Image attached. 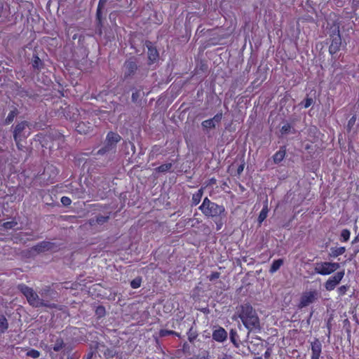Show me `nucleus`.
<instances>
[{
    "label": "nucleus",
    "instance_id": "obj_9",
    "mask_svg": "<svg viewBox=\"0 0 359 359\" xmlns=\"http://www.w3.org/2000/svg\"><path fill=\"white\" fill-rule=\"evenodd\" d=\"M320 297V293L318 290H313L302 293L299 304H298L299 309L304 308L311 304L316 302Z\"/></svg>",
    "mask_w": 359,
    "mask_h": 359
},
{
    "label": "nucleus",
    "instance_id": "obj_21",
    "mask_svg": "<svg viewBox=\"0 0 359 359\" xmlns=\"http://www.w3.org/2000/svg\"><path fill=\"white\" fill-rule=\"evenodd\" d=\"M330 251L329 256L331 257H337L343 255L346 251V248L344 247L331 248Z\"/></svg>",
    "mask_w": 359,
    "mask_h": 359
},
{
    "label": "nucleus",
    "instance_id": "obj_11",
    "mask_svg": "<svg viewBox=\"0 0 359 359\" xmlns=\"http://www.w3.org/2000/svg\"><path fill=\"white\" fill-rule=\"evenodd\" d=\"M109 0H99L97 12H96V28L95 32L99 35L102 34V11L104 9L105 4Z\"/></svg>",
    "mask_w": 359,
    "mask_h": 359
},
{
    "label": "nucleus",
    "instance_id": "obj_58",
    "mask_svg": "<svg viewBox=\"0 0 359 359\" xmlns=\"http://www.w3.org/2000/svg\"><path fill=\"white\" fill-rule=\"evenodd\" d=\"M260 346L261 347H263V346H264V345H263V344H262V342H260V343H257V346Z\"/></svg>",
    "mask_w": 359,
    "mask_h": 359
},
{
    "label": "nucleus",
    "instance_id": "obj_18",
    "mask_svg": "<svg viewBox=\"0 0 359 359\" xmlns=\"http://www.w3.org/2000/svg\"><path fill=\"white\" fill-rule=\"evenodd\" d=\"M90 124L88 123V125L84 122H79L77 123L76 126V130L80 134H86L88 133L90 129L91 126Z\"/></svg>",
    "mask_w": 359,
    "mask_h": 359
},
{
    "label": "nucleus",
    "instance_id": "obj_51",
    "mask_svg": "<svg viewBox=\"0 0 359 359\" xmlns=\"http://www.w3.org/2000/svg\"><path fill=\"white\" fill-rule=\"evenodd\" d=\"M89 224L91 225V226H93L95 224H96V222H95V218H92L89 220Z\"/></svg>",
    "mask_w": 359,
    "mask_h": 359
},
{
    "label": "nucleus",
    "instance_id": "obj_34",
    "mask_svg": "<svg viewBox=\"0 0 359 359\" xmlns=\"http://www.w3.org/2000/svg\"><path fill=\"white\" fill-rule=\"evenodd\" d=\"M168 335H177V336H179V334L175 332V331L168 330H161L160 332H159V336L161 337H167Z\"/></svg>",
    "mask_w": 359,
    "mask_h": 359
},
{
    "label": "nucleus",
    "instance_id": "obj_47",
    "mask_svg": "<svg viewBox=\"0 0 359 359\" xmlns=\"http://www.w3.org/2000/svg\"><path fill=\"white\" fill-rule=\"evenodd\" d=\"M271 354V348H268L264 353V358L265 359H270Z\"/></svg>",
    "mask_w": 359,
    "mask_h": 359
},
{
    "label": "nucleus",
    "instance_id": "obj_43",
    "mask_svg": "<svg viewBox=\"0 0 359 359\" xmlns=\"http://www.w3.org/2000/svg\"><path fill=\"white\" fill-rule=\"evenodd\" d=\"M188 335H189V340L190 342H192L196 337H197V334L196 333V332H194L192 330V328H191L188 332Z\"/></svg>",
    "mask_w": 359,
    "mask_h": 359
},
{
    "label": "nucleus",
    "instance_id": "obj_27",
    "mask_svg": "<svg viewBox=\"0 0 359 359\" xmlns=\"http://www.w3.org/2000/svg\"><path fill=\"white\" fill-rule=\"evenodd\" d=\"M32 65L34 69H39L42 66L41 59L36 55H34L32 60Z\"/></svg>",
    "mask_w": 359,
    "mask_h": 359
},
{
    "label": "nucleus",
    "instance_id": "obj_59",
    "mask_svg": "<svg viewBox=\"0 0 359 359\" xmlns=\"http://www.w3.org/2000/svg\"><path fill=\"white\" fill-rule=\"evenodd\" d=\"M251 344H252L253 346H257V342H255V344H253V341H251Z\"/></svg>",
    "mask_w": 359,
    "mask_h": 359
},
{
    "label": "nucleus",
    "instance_id": "obj_29",
    "mask_svg": "<svg viewBox=\"0 0 359 359\" xmlns=\"http://www.w3.org/2000/svg\"><path fill=\"white\" fill-rule=\"evenodd\" d=\"M142 97V92L140 90H136L135 92L132 93V102L134 103H138Z\"/></svg>",
    "mask_w": 359,
    "mask_h": 359
},
{
    "label": "nucleus",
    "instance_id": "obj_57",
    "mask_svg": "<svg viewBox=\"0 0 359 359\" xmlns=\"http://www.w3.org/2000/svg\"><path fill=\"white\" fill-rule=\"evenodd\" d=\"M255 339L257 341H262V339H261V338H260V337H255Z\"/></svg>",
    "mask_w": 359,
    "mask_h": 359
},
{
    "label": "nucleus",
    "instance_id": "obj_44",
    "mask_svg": "<svg viewBox=\"0 0 359 359\" xmlns=\"http://www.w3.org/2000/svg\"><path fill=\"white\" fill-rule=\"evenodd\" d=\"M61 203L65 205V206H68L71 204L72 203V201L71 199L69 198V197H67V196H62L61 198Z\"/></svg>",
    "mask_w": 359,
    "mask_h": 359
},
{
    "label": "nucleus",
    "instance_id": "obj_42",
    "mask_svg": "<svg viewBox=\"0 0 359 359\" xmlns=\"http://www.w3.org/2000/svg\"><path fill=\"white\" fill-rule=\"evenodd\" d=\"M348 285H342L338 288V292L339 295L342 296L346 294V291L348 290Z\"/></svg>",
    "mask_w": 359,
    "mask_h": 359
},
{
    "label": "nucleus",
    "instance_id": "obj_61",
    "mask_svg": "<svg viewBox=\"0 0 359 359\" xmlns=\"http://www.w3.org/2000/svg\"><path fill=\"white\" fill-rule=\"evenodd\" d=\"M220 229V225H218L217 229Z\"/></svg>",
    "mask_w": 359,
    "mask_h": 359
},
{
    "label": "nucleus",
    "instance_id": "obj_16",
    "mask_svg": "<svg viewBox=\"0 0 359 359\" xmlns=\"http://www.w3.org/2000/svg\"><path fill=\"white\" fill-rule=\"evenodd\" d=\"M322 345L319 339H316L311 343L312 355L311 359H319L321 353Z\"/></svg>",
    "mask_w": 359,
    "mask_h": 359
},
{
    "label": "nucleus",
    "instance_id": "obj_10",
    "mask_svg": "<svg viewBox=\"0 0 359 359\" xmlns=\"http://www.w3.org/2000/svg\"><path fill=\"white\" fill-rule=\"evenodd\" d=\"M345 274L344 270L337 272L324 283L326 290L332 291L339 284Z\"/></svg>",
    "mask_w": 359,
    "mask_h": 359
},
{
    "label": "nucleus",
    "instance_id": "obj_32",
    "mask_svg": "<svg viewBox=\"0 0 359 359\" xmlns=\"http://www.w3.org/2000/svg\"><path fill=\"white\" fill-rule=\"evenodd\" d=\"M350 231L345 229H343L341 232V241L342 242H346L348 241L349 238H350Z\"/></svg>",
    "mask_w": 359,
    "mask_h": 359
},
{
    "label": "nucleus",
    "instance_id": "obj_53",
    "mask_svg": "<svg viewBox=\"0 0 359 359\" xmlns=\"http://www.w3.org/2000/svg\"><path fill=\"white\" fill-rule=\"evenodd\" d=\"M358 241H359V235L358 234V236L352 241V243L354 244V243H357Z\"/></svg>",
    "mask_w": 359,
    "mask_h": 359
},
{
    "label": "nucleus",
    "instance_id": "obj_23",
    "mask_svg": "<svg viewBox=\"0 0 359 359\" xmlns=\"http://www.w3.org/2000/svg\"><path fill=\"white\" fill-rule=\"evenodd\" d=\"M238 336L237 332L235 330L231 329L229 332V339H230V341L233 344V346L236 348L239 347V342L238 341Z\"/></svg>",
    "mask_w": 359,
    "mask_h": 359
},
{
    "label": "nucleus",
    "instance_id": "obj_25",
    "mask_svg": "<svg viewBox=\"0 0 359 359\" xmlns=\"http://www.w3.org/2000/svg\"><path fill=\"white\" fill-rule=\"evenodd\" d=\"M8 328V323L4 315H0V332H4Z\"/></svg>",
    "mask_w": 359,
    "mask_h": 359
},
{
    "label": "nucleus",
    "instance_id": "obj_55",
    "mask_svg": "<svg viewBox=\"0 0 359 359\" xmlns=\"http://www.w3.org/2000/svg\"><path fill=\"white\" fill-rule=\"evenodd\" d=\"M313 313V311H311V313H310L309 318V319H308V320H307V323H309V322H310V319H311V316H312Z\"/></svg>",
    "mask_w": 359,
    "mask_h": 359
},
{
    "label": "nucleus",
    "instance_id": "obj_33",
    "mask_svg": "<svg viewBox=\"0 0 359 359\" xmlns=\"http://www.w3.org/2000/svg\"><path fill=\"white\" fill-rule=\"evenodd\" d=\"M95 314L98 318L104 317L106 314L105 308L103 306H98L95 309Z\"/></svg>",
    "mask_w": 359,
    "mask_h": 359
},
{
    "label": "nucleus",
    "instance_id": "obj_19",
    "mask_svg": "<svg viewBox=\"0 0 359 359\" xmlns=\"http://www.w3.org/2000/svg\"><path fill=\"white\" fill-rule=\"evenodd\" d=\"M19 110L17 107H13V109L11 110L9 114H8L7 117L6 118L4 121V124L8 125L11 123L14 118L19 114Z\"/></svg>",
    "mask_w": 359,
    "mask_h": 359
},
{
    "label": "nucleus",
    "instance_id": "obj_40",
    "mask_svg": "<svg viewBox=\"0 0 359 359\" xmlns=\"http://www.w3.org/2000/svg\"><path fill=\"white\" fill-rule=\"evenodd\" d=\"M291 129V126L290 123H286L281 128L280 132L283 135L287 134Z\"/></svg>",
    "mask_w": 359,
    "mask_h": 359
},
{
    "label": "nucleus",
    "instance_id": "obj_22",
    "mask_svg": "<svg viewBox=\"0 0 359 359\" xmlns=\"http://www.w3.org/2000/svg\"><path fill=\"white\" fill-rule=\"evenodd\" d=\"M283 259H278L276 260H274L271 266V268L269 269V272L271 273H273L276 272L280 266L283 264Z\"/></svg>",
    "mask_w": 359,
    "mask_h": 359
},
{
    "label": "nucleus",
    "instance_id": "obj_24",
    "mask_svg": "<svg viewBox=\"0 0 359 359\" xmlns=\"http://www.w3.org/2000/svg\"><path fill=\"white\" fill-rule=\"evenodd\" d=\"M203 188H201L196 194H193L192 196V205H198L203 196Z\"/></svg>",
    "mask_w": 359,
    "mask_h": 359
},
{
    "label": "nucleus",
    "instance_id": "obj_30",
    "mask_svg": "<svg viewBox=\"0 0 359 359\" xmlns=\"http://www.w3.org/2000/svg\"><path fill=\"white\" fill-rule=\"evenodd\" d=\"M172 164L171 163H164L161 165L156 168V170L159 172H165L171 169Z\"/></svg>",
    "mask_w": 359,
    "mask_h": 359
},
{
    "label": "nucleus",
    "instance_id": "obj_49",
    "mask_svg": "<svg viewBox=\"0 0 359 359\" xmlns=\"http://www.w3.org/2000/svg\"><path fill=\"white\" fill-rule=\"evenodd\" d=\"M355 116H353V117L349 120L348 123V126H351L353 125V124H354V123H355Z\"/></svg>",
    "mask_w": 359,
    "mask_h": 359
},
{
    "label": "nucleus",
    "instance_id": "obj_36",
    "mask_svg": "<svg viewBox=\"0 0 359 359\" xmlns=\"http://www.w3.org/2000/svg\"><path fill=\"white\" fill-rule=\"evenodd\" d=\"M116 351L114 349L107 348L104 352V355L107 358H111L115 356Z\"/></svg>",
    "mask_w": 359,
    "mask_h": 359
},
{
    "label": "nucleus",
    "instance_id": "obj_38",
    "mask_svg": "<svg viewBox=\"0 0 359 359\" xmlns=\"http://www.w3.org/2000/svg\"><path fill=\"white\" fill-rule=\"evenodd\" d=\"M140 285H141V278H136L133 279L130 283L131 287L134 289L140 287Z\"/></svg>",
    "mask_w": 359,
    "mask_h": 359
},
{
    "label": "nucleus",
    "instance_id": "obj_8",
    "mask_svg": "<svg viewBox=\"0 0 359 359\" xmlns=\"http://www.w3.org/2000/svg\"><path fill=\"white\" fill-rule=\"evenodd\" d=\"M137 58L132 57L125 61L123 66V79L132 78L136 73L138 65Z\"/></svg>",
    "mask_w": 359,
    "mask_h": 359
},
{
    "label": "nucleus",
    "instance_id": "obj_13",
    "mask_svg": "<svg viewBox=\"0 0 359 359\" xmlns=\"http://www.w3.org/2000/svg\"><path fill=\"white\" fill-rule=\"evenodd\" d=\"M145 45L148 48V59L149 61V64L151 65L158 60V52L156 47L153 46L151 41H147Z\"/></svg>",
    "mask_w": 359,
    "mask_h": 359
},
{
    "label": "nucleus",
    "instance_id": "obj_45",
    "mask_svg": "<svg viewBox=\"0 0 359 359\" xmlns=\"http://www.w3.org/2000/svg\"><path fill=\"white\" fill-rule=\"evenodd\" d=\"M220 273L217 271L212 272L209 276L208 278L210 281H212L215 279H217L219 278Z\"/></svg>",
    "mask_w": 359,
    "mask_h": 359
},
{
    "label": "nucleus",
    "instance_id": "obj_14",
    "mask_svg": "<svg viewBox=\"0 0 359 359\" xmlns=\"http://www.w3.org/2000/svg\"><path fill=\"white\" fill-rule=\"evenodd\" d=\"M53 243L49 241H42L37 245H34L32 249L38 252H43L45 251L53 250L55 247Z\"/></svg>",
    "mask_w": 359,
    "mask_h": 359
},
{
    "label": "nucleus",
    "instance_id": "obj_3",
    "mask_svg": "<svg viewBox=\"0 0 359 359\" xmlns=\"http://www.w3.org/2000/svg\"><path fill=\"white\" fill-rule=\"evenodd\" d=\"M199 210L208 217L217 218L225 216V208L222 205H218L211 201L208 197L203 199Z\"/></svg>",
    "mask_w": 359,
    "mask_h": 359
},
{
    "label": "nucleus",
    "instance_id": "obj_50",
    "mask_svg": "<svg viewBox=\"0 0 359 359\" xmlns=\"http://www.w3.org/2000/svg\"><path fill=\"white\" fill-rule=\"evenodd\" d=\"M4 4L2 0H0V17L1 16L3 12Z\"/></svg>",
    "mask_w": 359,
    "mask_h": 359
},
{
    "label": "nucleus",
    "instance_id": "obj_26",
    "mask_svg": "<svg viewBox=\"0 0 359 359\" xmlns=\"http://www.w3.org/2000/svg\"><path fill=\"white\" fill-rule=\"evenodd\" d=\"M17 94L21 97H31L32 96V93L28 90H25L24 88L21 86H18L16 89Z\"/></svg>",
    "mask_w": 359,
    "mask_h": 359
},
{
    "label": "nucleus",
    "instance_id": "obj_12",
    "mask_svg": "<svg viewBox=\"0 0 359 359\" xmlns=\"http://www.w3.org/2000/svg\"><path fill=\"white\" fill-rule=\"evenodd\" d=\"M222 118V113H217L213 118L203 121L201 126L204 129H213L216 127V124L220 123Z\"/></svg>",
    "mask_w": 359,
    "mask_h": 359
},
{
    "label": "nucleus",
    "instance_id": "obj_4",
    "mask_svg": "<svg viewBox=\"0 0 359 359\" xmlns=\"http://www.w3.org/2000/svg\"><path fill=\"white\" fill-rule=\"evenodd\" d=\"M121 140V137L116 133L110 131L107 133L104 145L97 152V155H104L107 154H114L116 151V144Z\"/></svg>",
    "mask_w": 359,
    "mask_h": 359
},
{
    "label": "nucleus",
    "instance_id": "obj_28",
    "mask_svg": "<svg viewBox=\"0 0 359 359\" xmlns=\"http://www.w3.org/2000/svg\"><path fill=\"white\" fill-rule=\"evenodd\" d=\"M64 345L65 344H64V341H63L62 339L57 338L55 342V344L53 345V349L55 351L58 352L62 348Z\"/></svg>",
    "mask_w": 359,
    "mask_h": 359
},
{
    "label": "nucleus",
    "instance_id": "obj_6",
    "mask_svg": "<svg viewBox=\"0 0 359 359\" xmlns=\"http://www.w3.org/2000/svg\"><path fill=\"white\" fill-rule=\"evenodd\" d=\"M340 268L337 262H320L315 264L314 271L316 273L327 276L332 273Z\"/></svg>",
    "mask_w": 359,
    "mask_h": 359
},
{
    "label": "nucleus",
    "instance_id": "obj_7",
    "mask_svg": "<svg viewBox=\"0 0 359 359\" xmlns=\"http://www.w3.org/2000/svg\"><path fill=\"white\" fill-rule=\"evenodd\" d=\"M332 34L330 37L331 39V44L329 47V53L333 55L340 50L341 46V37L339 33V27L334 26L332 27Z\"/></svg>",
    "mask_w": 359,
    "mask_h": 359
},
{
    "label": "nucleus",
    "instance_id": "obj_62",
    "mask_svg": "<svg viewBox=\"0 0 359 359\" xmlns=\"http://www.w3.org/2000/svg\"><path fill=\"white\" fill-rule=\"evenodd\" d=\"M67 359H72V357H68Z\"/></svg>",
    "mask_w": 359,
    "mask_h": 359
},
{
    "label": "nucleus",
    "instance_id": "obj_48",
    "mask_svg": "<svg viewBox=\"0 0 359 359\" xmlns=\"http://www.w3.org/2000/svg\"><path fill=\"white\" fill-rule=\"evenodd\" d=\"M244 169V164H241L238 166L237 168V173L238 175H241V173L243 171Z\"/></svg>",
    "mask_w": 359,
    "mask_h": 359
},
{
    "label": "nucleus",
    "instance_id": "obj_39",
    "mask_svg": "<svg viewBox=\"0 0 359 359\" xmlns=\"http://www.w3.org/2000/svg\"><path fill=\"white\" fill-rule=\"evenodd\" d=\"M15 225H17V222H16L11 221V222H4V224H3V226L5 229H11L13 228Z\"/></svg>",
    "mask_w": 359,
    "mask_h": 359
},
{
    "label": "nucleus",
    "instance_id": "obj_1",
    "mask_svg": "<svg viewBox=\"0 0 359 359\" xmlns=\"http://www.w3.org/2000/svg\"><path fill=\"white\" fill-rule=\"evenodd\" d=\"M238 317L243 325L248 330L247 337L250 332H259L261 330L259 318L250 304L246 303L238 308Z\"/></svg>",
    "mask_w": 359,
    "mask_h": 359
},
{
    "label": "nucleus",
    "instance_id": "obj_17",
    "mask_svg": "<svg viewBox=\"0 0 359 359\" xmlns=\"http://www.w3.org/2000/svg\"><path fill=\"white\" fill-rule=\"evenodd\" d=\"M121 150L126 156L133 155L135 152V147L133 142L124 141L122 144Z\"/></svg>",
    "mask_w": 359,
    "mask_h": 359
},
{
    "label": "nucleus",
    "instance_id": "obj_52",
    "mask_svg": "<svg viewBox=\"0 0 359 359\" xmlns=\"http://www.w3.org/2000/svg\"><path fill=\"white\" fill-rule=\"evenodd\" d=\"M93 355V352H90L86 355V359H91Z\"/></svg>",
    "mask_w": 359,
    "mask_h": 359
},
{
    "label": "nucleus",
    "instance_id": "obj_54",
    "mask_svg": "<svg viewBox=\"0 0 359 359\" xmlns=\"http://www.w3.org/2000/svg\"><path fill=\"white\" fill-rule=\"evenodd\" d=\"M353 4L355 6L359 5V0H353Z\"/></svg>",
    "mask_w": 359,
    "mask_h": 359
},
{
    "label": "nucleus",
    "instance_id": "obj_37",
    "mask_svg": "<svg viewBox=\"0 0 359 359\" xmlns=\"http://www.w3.org/2000/svg\"><path fill=\"white\" fill-rule=\"evenodd\" d=\"M27 355L32 358H37L40 355V352L35 349H31L27 353Z\"/></svg>",
    "mask_w": 359,
    "mask_h": 359
},
{
    "label": "nucleus",
    "instance_id": "obj_41",
    "mask_svg": "<svg viewBox=\"0 0 359 359\" xmlns=\"http://www.w3.org/2000/svg\"><path fill=\"white\" fill-rule=\"evenodd\" d=\"M313 102V100L311 97H306L302 102V104L304 105L305 108L309 107L312 103Z\"/></svg>",
    "mask_w": 359,
    "mask_h": 359
},
{
    "label": "nucleus",
    "instance_id": "obj_35",
    "mask_svg": "<svg viewBox=\"0 0 359 359\" xmlns=\"http://www.w3.org/2000/svg\"><path fill=\"white\" fill-rule=\"evenodd\" d=\"M268 209L267 207L264 208L259 213L258 217V221L259 223H262L267 217Z\"/></svg>",
    "mask_w": 359,
    "mask_h": 359
},
{
    "label": "nucleus",
    "instance_id": "obj_20",
    "mask_svg": "<svg viewBox=\"0 0 359 359\" xmlns=\"http://www.w3.org/2000/svg\"><path fill=\"white\" fill-rule=\"evenodd\" d=\"M286 154L285 147H281L280 150L273 155V161L275 163H280L285 158Z\"/></svg>",
    "mask_w": 359,
    "mask_h": 359
},
{
    "label": "nucleus",
    "instance_id": "obj_56",
    "mask_svg": "<svg viewBox=\"0 0 359 359\" xmlns=\"http://www.w3.org/2000/svg\"><path fill=\"white\" fill-rule=\"evenodd\" d=\"M215 182H216V180L215 179L212 178V179L210 180V183L211 184H215Z\"/></svg>",
    "mask_w": 359,
    "mask_h": 359
},
{
    "label": "nucleus",
    "instance_id": "obj_46",
    "mask_svg": "<svg viewBox=\"0 0 359 359\" xmlns=\"http://www.w3.org/2000/svg\"><path fill=\"white\" fill-rule=\"evenodd\" d=\"M50 290V287L49 286H46V287L43 288L41 292H39L42 297L44 295H46Z\"/></svg>",
    "mask_w": 359,
    "mask_h": 359
},
{
    "label": "nucleus",
    "instance_id": "obj_5",
    "mask_svg": "<svg viewBox=\"0 0 359 359\" xmlns=\"http://www.w3.org/2000/svg\"><path fill=\"white\" fill-rule=\"evenodd\" d=\"M13 130V139L17 145L23 140L28 137L30 132L29 123L26 121H22L18 123L15 126H12Z\"/></svg>",
    "mask_w": 359,
    "mask_h": 359
},
{
    "label": "nucleus",
    "instance_id": "obj_60",
    "mask_svg": "<svg viewBox=\"0 0 359 359\" xmlns=\"http://www.w3.org/2000/svg\"><path fill=\"white\" fill-rule=\"evenodd\" d=\"M220 229V225H218L217 229Z\"/></svg>",
    "mask_w": 359,
    "mask_h": 359
},
{
    "label": "nucleus",
    "instance_id": "obj_31",
    "mask_svg": "<svg viewBox=\"0 0 359 359\" xmlns=\"http://www.w3.org/2000/svg\"><path fill=\"white\" fill-rule=\"evenodd\" d=\"M109 218H110L109 215L103 216V215H99L96 216L95 222L97 224L102 225L104 223H107L109 221Z\"/></svg>",
    "mask_w": 359,
    "mask_h": 359
},
{
    "label": "nucleus",
    "instance_id": "obj_2",
    "mask_svg": "<svg viewBox=\"0 0 359 359\" xmlns=\"http://www.w3.org/2000/svg\"><path fill=\"white\" fill-rule=\"evenodd\" d=\"M18 289L26 297L29 304L34 308L44 306L50 309H55L57 307L55 304H51L48 301L41 299L39 294L32 287L25 284L18 285Z\"/></svg>",
    "mask_w": 359,
    "mask_h": 359
},
{
    "label": "nucleus",
    "instance_id": "obj_15",
    "mask_svg": "<svg viewBox=\"0 0 359 359\" xmlns=\"http://www.w3.org/2000/svg\"><path fill=\"white\" fill-rule=\"evenodd\" d=\"M212 339L218 342H224L227 339V332L223 327H219L213 331Z\"/></svg>",
    "mask_w": 359,
    "mask_h": 359
}]
</instances>
